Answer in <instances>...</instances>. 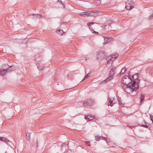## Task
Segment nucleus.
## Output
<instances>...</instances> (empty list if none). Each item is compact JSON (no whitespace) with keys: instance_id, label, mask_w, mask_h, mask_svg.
<instances>
[{"instance_id":"f257e3e1","label":"nucleus","mask_w":153,"mask_h":153,"mask_svg":"<svg viewBox=\"0 0 153 153\" xmlns=\"http://www.w3.org/2000/svg\"><path fill=\"white\" fill-rule=\"evenodd\" d=\"M132 79L131 78L130 83L132 84V85L134 86V89L137 90L139 88V85L140 82V79H138L139 74L137 73L134 75L132 76Z\"/></svg>"},{"instance_id":"f03ea898","label":"nucleus","mask_w":153,"mask_h":153,"mask_svg":"<svg viewBox=\"0 0 153 153\" xmlns=\"http://www.w3.org/2000/svg\"><path fill=\"white\" fill-rule=\"evenodd\" d=\"M124 85L123 84V85L122 86L123 88L127 93H128V89H130L131 91L132 92L134 91H136L137 90L134 89V86L132 85V84L130 82V83H128V85Z\"/></svg>"},{"instance_id":"7ed1b4c3","label":"nucleus","mask_w":153,"mask_h":153,"mask_svg":"<svg viewBox=\"0 0 153 153\" xmlns=\"http://www.w3.org/2000/svg\"><path fill=\"white\" fill-rule=\"evenodd\" d=\"M106 53L103 51H100L98 52L97 55V58L98 59L102 60L104 59L106 56Z\"/></svg>"},{"instance_id":"20e7f679","label":"nucleus","mask_w":153,"mask_h":153,"mask_svg":"<svg viewBox=\"0 0 153 153\" xmlns=\"http://www.w3.org/2000/svg\"><path fill=\"white\" fill-rule=\"evenodd\" d=\"M12 67V66H10L7 69H5L6 68L3 66V70H1L0 72V74L1 75L4 76L6 74L7 72H9L10 71H12V70H11L10 69V68Z\"/></svg>"},{"instance_id":"39448f33","label":"nucleus","mask_w":153,"mask_h":153,"mask_svg":"<svg viewBox=\"0 0 153 153\" xmlns=\"http://www.w3.org/2000/svg\"><path fill=\"white\" fill-rule=\"evenodd\" d=\"M133 4V1L132 0H128L126 2L125 7L127 9H131L134 7L132 5Z\"/></svg>"},{"instance_id":"423d86ee","label":"nucleus","mask_w":153,"mask_h":153,"mask_svg":"<svg viewBox=\"0 0 153 153\" xmlns=\"http://www.w3.org/2000/svg\"><path fill=\"white\" fill-rule=\"evenodd\" d=\"M94 100L91 101H87L83 102V105L85 106H91L94 104Z\"/></svg>"},{"instance_id":"0eeeda50","label":"nucleus","mask_w":153,"mask_h":153,"mask_svg":"<svg viewBox=\"0 0 153 153\" xmlns=\"http://www.w3.org/2000/svg\"><path fill=\"white\" fill-rule=\"evenodd\" d=\"M130 81H131V78L128 77V79H123L121 82L124 85H128V83H130Z\"/></svg>"},{"instance_id":"6e6552de","label":"nucleus","mask_w":153,"mask_h":153,"mask_svg":"<svg viewBox=\"0 0 153 153\" xmlns=\"http://www.w3.org/2000/svg\"><path fill=\"white\" fill-rule=\"evenodd\" d=\"M114 98L112 100V99H111V98L108 97V105H110L111 106H112L115 103V102L114 101Z\"/></svg>"},{"instance_id":"1a4fd4ad","label":"nucleus","mask_w":153,"mask_h":153,"mask_svg":"<svg viewBox=\"0 0 153 153\" xmlns=\"http://www.w3.org/2000/svg\"><path fill=\"white\" fill-rule=\"evenodd\" d=\"M115 67H113L111 68L109 71V75L113 77L115 74Z\"/></svg>"},{"instance_id":"9d476101","label":"nucleus","mask_w":153,"mask_h":153,"mask_svg":"<svg viewBox=\"0 0 153 153\" xmlns=\"http://www.w3.org/2000/svg\"><path fill=\"white\" fill-rule=\"evenodd\" d=\"M88 16H97V13L94 12H88Z\"/></svg>"},{"instance_id":"9b49d317","label":"nucleus","mask_w":153,"mask_h":153,"mask_svg":"<svg viewBox=\"0 0 153 153\" xmlns=\"http://www.w3.org/2000/svg\"><path fill=\"white\" fill-rule=\"evenodd\" d=\"M113 78V77L109 75L108 77L104 81L105 82H107L110 80L112 79Z\"/></svg>"},{"instance_id":"f8f14e48","label":"nucleus","mask_w":153,"mask_h":153,"mask_svg":"<svg viewBox=\"0 0 153 153\" xmlns=\"http://www.w3.org/2000/svg\"><path fill=\"white\" fill-rule=\"evenodd\" d=\"M56 32L59 35H62L64 33L63 31L60 29L56 30Z\"/></svg>"},{"instance_id":"ddd939ff","label":"nucleus","mask_w":153,"mask_h":153,"mask_svg":"<svg viewBox=\"0 0 153 153\" xmlns=\"http://www.w3.org/2000/svg\"><path fill=\"white\" fill-rule=\"evenodd\" d=\"M118 56V54L117 53H116V54H115L113 56V57H112V58H111L110 59V61H114L115 59L117 58Z\"/></svg>"},{"instance_id":"4468645a","label":"nucleus","mask_w":153,"mask_h":153,"mask_svg":"<svg viewBox=\"0 0 153 153\" xmlns=\"http://www.w3.org/2000/svg\"><path fill=\"white\" fill-rule=\"evenodd\" d=\"M0 140L4 141L5 142H8V140L7 139L3 137H0Z\"/></svg>"},{"instance_id":"2eb2a0df","label":"nucleus","mask_w":153,"mask_h":153,"mask_svg":"<svg viewBox=\"0 0 153 153\" xmlns=\"http://www.w3.org/2000/svg\"><path fill=\"white\" fill-rule=\"evenodd\" d=\"M127 71V68H126L124 67L122 69L121 72L120 73V74H123L124 73H126Z\"/></svg>"},{"instance_id":"dca6fc26","label":"nucleus","mask_w":153,"mask_h":153,"mask_svg":"<svg viewBox=\"0 0 153 153\" xmlns=\"http://www.w3.org/2000/svg\"><path fill=\"white\" fill-rule=\"evenodd\" d=\"M26 138L28 141H29L30 140V133L27 132L26 134Z\"/></svg>"},{"instance_id":"f3484780","label":"nucleus","mask_w":153,"mask_h":153,"mask_svg":"<svg viewBox=\"0 0 153 153\" xmlns=\"http://www.w3.org/2000/svg\"><path fill=\"white\" fill-rule=\"evenodd\" d=\"M107 22L108 24H110V25H111V24L112 23V21L108 20V21H107ZM104 26H105L104 28L105 29H106L107 28V27H108L107 25H104ZM108 27H111V25H108Z\"/></svg>"},{"instance_id":"a211bd4d","label":"nucleus","mask_w":153,"mask_h":153,"mask_svg":"<svg viewBox=\"0 0 153 153\" xmlns=\"http://www.w3.org/2000/svg\"><path fill=\"white\" fill-rule=\"evenodd\" d=\"M89 29H90V30L93 33H94L96 34H98V32H97L95 31L93 29V28L92 27H89Z\"/></svg>"},{"instance_id":"6ab92c4d","label":"nucleus","mask_w":153,"mask_h":153,"mask_svg":"<svg viewBox=\"0 0 153 153\" xmlns=\"http://www.w3.org/2000/svg\"><path fill=\"white\" fill-rule=\"evenodd\" d=\"M95 139L96 141H98L101 140V137L99 136H96L95 137Z\"/></svg>"},{"instance_id":"aec40b11","label":"nucleus","mask_w":153,"mask_h":153,"mask_svg":"<svg viewBox=\"0 0 153 153\" xmlns=\"http://www.w3.org/2000/svg\"><path fill=\"white\" fill-rule=\"evenodd\" d=\"M34 16L35 18H40L42 16L40 14L36 13L35 16Z\"/></svg>"},{"instance_id":"412c9836","label":"nucleus","mask_w":153,"mask_h":153,"mask_svg":"<svg viewBox=\"0 0 153 153\" xmlns=\"http://www.w3.org/2000/svg\"><path fill=\"white\" fill-rule=\"evenodd\" d=\"M145 96L144 95H143L142 94H141L140 97V101L141 102H142L144 99Z\"/></svg>"},{"instance_id":"4be33fe9","label":"nucleus","mask_w":153,"mask_h":153,"mask_svg":"<svg viewBox=\"0 0 153 153\" xmlns=\"http://www.w3.org/2000/svg\"><path fill=\"white\" fill-rule=\"evenodd\" d=\"M58 2L60 3L63 5L64 8H65V4L61 0H58Z\"/></svg>"},{"instance_id":"5701e85b","label":"nucleus","mask_w":153,"mask_h":153,"mask_svg":"<svg viewBox=\"0 0 153 153\" xmlns=\"http://www.w3.org/2000/svg\"><path fill=\"white\" fill-rule=\"evenodd\" d=\"M91 73H89L85 77L84 79L82 80V81H83V80H84L85 79H86L88 78L89 76V75L91 74Z\"/></svg>"},{"instance_id":"b1692460","label":"nucleus","mask_w":153,"mask_h":153,"mask_svg":"<svg viewBox=\"0 0 153 153\" xmlns=\"http://www.w3.org/2000/svg\"><path fill=\"white\" fill-rule=\"evenodd\" d=\"M101 139L107 142V138L106 137H103L102 136H100Z\"/></svg>"},{"instance_id":"393cba45","label":"nucleus","mask_w":153,"mask_h":153,"mask_svg":"<svg viewBox=\"0 0 153 153\" xmlns=\"http://www.w3.org/2000/svg\"><path fill=\"white\" fill-rule=\"evenodd\" d=\"M3 66H4V67H5L6 68L5 69H7L9 67V65L7 64H3L2 65L3 68Z\"/></svg>"},{"instance_id":"a878e982","label":"nucleus","mask_w":153,"mask_h":153,"mask_svg":"<svg viewBox=\"0 0 153 153\" xmlns=\"http://www.w3.org/2000/svg\"><path fill=\"white\" fill-rule=\"evenodd\" d=\"M85 145L88 146H91L90 143V141H86L85 142Z\"/></svg>"},{"instance_id":"bb28decb","label":"nucleus","mask_w":153,"mask_h":153,"mask_svg":"<svg viewBox=\"0 0 153 153\" xmlns=\"http://www.w3.org/2000/svg\"><path fill=\"white\" fill-rule=\"evenodd\" d=\"M94 24V22H89L87 23V25L88 26H90Z\"/></svg>"},{"instance_id":"cd10ccee","label":"nucleus","mask_w":153,"mask_h":153,"mask_svg":"<svg viewBox=\"0 0 153 153\" xmlns=\"http://www.w3.org/2000/svg\"><path fill=\"white\" fill-rule=\"evenodd\" d=\"M90 115H89L88 116H86V115H85V119L86 120H90V118H89V117H90Z\"/></svg>"},{"instance_id":"c85d7f7f","label":"nucleus","mask_w":153,"mask_h":153,"mask_svg":"<svg viewBox=\"0 0 153 153\" xmlns=\"http://www.w3.org/2000/svg\"><path fill=\"white\" fill-rule=\"evenodd\" d=\"M83 16L86 15L87 16H88V12H83Z\"/></svg>"},{"instance_id":"c756f323","label":"nucleus","mask_w":153,"mask_h":153,"mask_svg":"<svg viewBox=\"0 0 153 153\" xmlns=\"http://www.w3.org/2000/svg\"><path fill=\"white\" fill-rule=\"evenodd\" d=\"M117 100H118V103H119V104H122V103L121 102V101L120 100L121 99L120 97L118 98Z\"/></svg>"},{"instance_id":"7c9ffc66","label":"nucleus","mask_w":153,"mask_h":153,"mask_svg":"<svg viewBox=\"0 0 153 153\" xmlns=\"http://www.w3.org/2000/svg\"><path fill=\"white\" fill-rule=\"evenodd\" d=\"M130 77V76H128L125 75L124 76L123 78V79H128V78Z\"/></svg>"},{"instance_id":"2f4dec72","label":"nucleus","mask_w":153,"mask_h":153,"mask_svg":"<svg viewBox=\"0 0 153 153\" xmlns=\"http://www.w3.org/2000/svg\"><path fill=\"white\" fill-rule=\"evenodd\" d=\"M89 118H90V120H93L94 118V116H92L91 115L90 116V117H89Z\"/></svg>"},{"instance_id":"473e14b6","label":"nucleus","mask_w":153,"mask_h":153,"mask_svg":"<svg viewBox=\"0 0 153 153\" xmlns=\"http://www.w3.org/2000/svg\"><path fill=\"white\" fill-rule=\"evenodd\" d=\"M150 117L151 120L152 121V120H153V116L150 114Z\"/></svg>"},{"instance_id":"72a5a7b5","label":"nucleus","mask_w":153,"mask_h":153,"mask_svg":"<svg viewBox=\"0 0 153 153\" xmlns=\"http://www.w3.org/2000/svg\"><path fill=\"white\" fill-rule=\"evenodd\" d=\"M149 18L150 19H151L153 18V13L150 16Z\"/></svg>"},{"instance_id":"f704fd0d","label":"nucleus","mask_w":153,"mask_h":153,"mask_svg":"<svg viewBox=\"0 0 153 153\" xmlns=\"http://www.w3.org/2000/svg\"><path fill=\"white\" fill-rule=\"evenodd\" d=\"M141 126L143 127L146 128H148V126L146 125H141Z\"/></svg>"},{"instance_id":"c9c22d12","label":"nucleus","mask_w":153,"mask_h":153,"mask_svg":"<svg viewBox=\"0 0 153 153\" xmlns=\"http://www.w3.org/2000/svg\"><path fill=\"white\" fill-rule=\"evenodd\" d=\"M35 14L36 13H32V14L30 13V14H29V16H35Z\"/></svg>"},{"instance_id":"e433bc0d","label":"nucleus","mask_w":153,"mask_h":153,"mask_svg":"<svg viewBox=\"0 0 153 153\" xmlns=\"http://www.w3.org/2000/svg\"><path fill=\"white\" fill-rule=\"evenodd\" d=\"M83 13L82 12V13H79V14L81 16H83Z\"/></svg>"},{"instance_id":"4c0bfd02","label":"nucleus","mask_w":153,"mask_h":153,"mask_svg":"<svg viewBox=\"0 0 153 153\" xmlns=\"http://www.w3.org/2000/svg\"><path fill=\"white\" fill-rule=\"evenodd\" d=\"M128 127L131 128V129H132L133 128V127L132 126H128Z\"/></svg>"},{"instance_id":"58836bf2","label":"nucleus","mask_w":153,"mask_h":153,"mask_svg":"<svg viewBox=\"0 0 153 153\" xmlns=\"http://www.w3.org/2000/svg\"><path fill=\"white\" fill-rule=\"evenodd\" d=\"M66 145L65 144H62L61 145V147H63L64 146H65Z\"/></svg>"},{"instance_id":"ea45409f","label":"nucleus","mask_w":153,"mask_h":153,"mask_svg":"<svg viewBox=\"0 0 153 153\" xmlns=\"http://www.w3.org/2000/svg\"><path fill=\"white\" fill-rule=\"evenodd\" d=\"M56 144H53V146H54L55 147H56Z\"/></svg>"},{"instance_id":"a19ab883","label":"nucleus","mask_w":153,"mask_h":153,"mask_svg":"<svg viewBox=\"0 0 153 153\" xmlns=\"http://www.w3.org/2000/svg\"><path fill=\"white\" fill-rule=\"evenodd\" d=\"M106 42L105 43H106L107 42H108V40H106Z\"/></svg>"},{"instance_id":"79ce46f5","label":"nucleus","mask_w":153,"mask_h":153,"mask_svg":"<svg viewBox=\"0 0 153 153\" xmlns=\"http://www.w3.org/2000/svg\"><path fill=\"white\" fill-rule=\"evenodd\" d=\"M107 61H108V63L109 62H110V61H108V60Z\"/></svg>"},{"instance_id":"37998d69","label":"nucleus","mask_w":153,"mask_h":153,"mask_svg":"<svg viewBox=\"0 0 153 153\" xmlns=\"http://www.w3.org/2000/svg\"><path fill=\"white\" fill-rule=\"evenodd\" d=\"M109 30H111V29H110Z\"/></svg>"}]
</instances>
